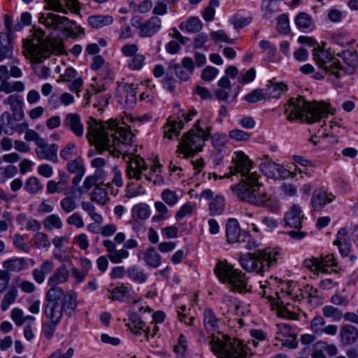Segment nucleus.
<instances>
[{
    "instance_id": "nucleus-1",
    "label": "nucleus",
    "mask_w": 358,
    "mask_h": 358,
    "mask_svg": "<svg viewBox=\"0 0 358 358\" xmlns=\"http://www.w3.org/2000/svg\"><path fill=\"white\" fill-rule=\"evenodd\" d=\"M87 124V138L99 153L107 150L113 157H119L129 152L127 147L131 145L134 134L123 122L113 119L98 121L90 117Z\"/></svg>"
},
{
    "instance_id": "nucleus-2",
    "label": "nucleus",
    "mask_w": 358,
    "mask_h": 358,
    "mask_svg": "<svg viewBox=\"0 0 358 358\" xmlns=\"http://www.w3.org/2000/svg\"><path fill=\"white\" fill-rule=\"evenodd\" d=\"M31 38L23 40L24 54L36 63H40L48 58L56 52H59L62 48L60 40L55 38L46 37L45 32L41 28L33 27ZM36 76L39 78H46L50 74V68L41 64L32 66Z\"/></svg>"
},
{
    "instance_id": "nucleus-3",
    "label": "nucleus",
    "mask_w": 358,
    "mask_h": 358,
    "mask_svg": "<svg viewBox=\"0 0 358 358\" xmlns=\"http://www.w3.org/2000/svg\"><path fill=\"white\" fill-rule=\"evenodd\" d=\"M203 323L210 334L211 350L217 358H246L248 347L239 339L231 338L218 330V320L211 309L203 312Z\"/></svg>"
},
{
    "instance_id": "nucleus-4",
    "label": "nucleus",
    "mask_w": 358,
    "mask_h": 358,
    "mask_svg": "<svg viewBox=\"0 0 358 358\" xmlns=\"http://www.w3.org/2000/svg\"><path fill=\"white\" fill-rule=\"evenodd\" d=\"M260 178L261 176L257 171H253L242 178L238 183L231 185L230 189L239 200L275 212L279 208V202L263 189V184L259 182Z\"/></svg>"
},
{
    "instance_id": "nucleus-5",
    "label": "nucleus",
    "mask_w": 358,
    "mask_h": 358,
    "mask_svg": "<svg viewBox=\"0 0 358 358\" xmlns=\"http://www.w3.org/2000/svg\"><path fill=\"white\" fill-rule=\"evenodd\" d=\"M284 113L289 122L301 120L308 124L318 122L332 113L329 103L306 101L303 96L289 99L284 106Z\"/></svg>"
},
{
    "instance_id": "nucleus-6",
    "label": "nucleus",
    "mask_w": 358,
    "mask_h": 358,
    "mask_svg": "<svg viewBox=\"0 0 358 358\" xmlns=\"http://www.w3.org/2000/svg\"><path fill=\"white\" fill-rule=\"evenodd\" d=\"M208 120H198L196 124L184 134L178 145L176 155L178 157L189 158L201 152L208 140L211 127L207 125Z\"/></svg>"
},
{
    "instance_id": "nucleus-7",
    "label": "nucleus",
    "mask_w": 358,
    "mask_h": 358,
    "mask_svg": "<svg viewBox=\"0 0 358 358\" xmlns=\"http://www.w3.org/2000/svg\"><path fill=\"white\" fill-rule=\"evenodd\" d=\"M279 257L280 252L278 250L268 248L243 255L239 257V262L246 271L262 274L276 265Z\"/></svg>"
},
{
    "instance_id": "nucleus-8",
    "label": "nucleus",
    "mask_w": 358,
    "mask_h": 358,
    "mask_svg": "<svg viewBox=\"0 0 358 358\" xmlns=\"http://www.w3.org/2000/svg\"><path fill=\"white\" fill-rule=\"evenodd\" d=\"M313 55L317 64L322 68L326 73H330L336 78H339L345 75L343 68L338 59L333 61L329 66L327 65V64L331 62L334 58L333 55L329 50L320 47L315 48L313 49Z\"/></svg>"
},
{
    "instance_id": "nucleus-9",
    "label": "nucleus",
    "mask_w": 358,
    "mask_h": 358,
    "mask_svg": "<svg viewBox=\"0 0 358 358\" xmlns=\"http://www.w3.org/2000/svg\"><path fill=\"white\" fill-rule=\"evenodd\" d=\"M196 111H190L187 113L183 110H180L176 114L170 116L164 126V137L171 140L174 136H178L183 125L192 120V116L195 115Z\"/></svg>"
},
{
    "instance_id": "nucleus-10",
    "label": "nucleus",
    "mask_w": 358,
    "mask_h": 358,
    "mask_svg": "<svg viewBox=\"0 0 358 358\" xmlns=\"http://www.w3.org/2000/svg\"><path fill=\"white\" fill-rule=\"evenodd\" d=\"M38 22L47 29L65 31L72 28L74 22L68 17L52 13H40Z\"/></svg>"
},
{
    "instance_id": "nucleus-11",
    "label": "nucleus",
    "mask_w": 358,
    "mask_h": 358,
    "mask_svg": "<svg viewBox=\"0 0 358 358\" xmlns=\"http://www.w3.org/2000/svg\"><path fill=\"white\" fill-rule=\"evenodd\" d=\"M131 24L138 30V36L141 38L151 37L158 32L162 27L161 19L153 16L145 21L135 17L131 20Z\"/></svg>"
},
{
    "instance_id": "nucleus-12",
    "label": "nucleus",
    "mask_w": 358,
    "mask_h": 358,
    "mask_svg": "<svg viewBox=\"0 0 358 358\" xmlns=\"http://www.w3.org/2000/svg\"><path fill=\"white\" fill-rule=\"evenodd\" d=\"M118 102L126 108H132L136 105L137 97L134 84H123L117 89Z\"/></svg>"
},
{
    "instance_id": "nucleus-13",
    "label": "nucleus",
    "mask_w": 358,
    "mask_h": 358,
    "mask_svg": "<svg viewBox=\"0 0 358 358\" xmlns=\"http://www.w3.org/2000/svg\"><path fill=\"white\" fill-rule=\"evenodd\" d=\"M336 196L324 187L315 189L311 196L310 203L315 211H321L324 206L333 202Z\"/></svg>"
},
{
    "instance_id": "nucleus-14",
    "label": "nucleus",
    "mask_w": 358,
    "mask_h": 358,
    "mask_svg": "<svg viewBox=\"0 0 358 358\" xmlns=\"http://www.w3.org/2000/svg\"><path fill=\"white\" fill-rule=\"evenodd\" d=\"M233 164L234 166L230 167L231 175L238 173L242 178L253 172L251 171L252 168V162L249 159L248 157L241 151L235 153Z\"/></svg>"
},
{
    "instance_id": "nucleus-15",
    "label": "nucleus",
    "mask_w": 358,
    "mask_h": 358,
    "mask_svg": "<svg viewBox=\"0 0 358 358\" xmlns=\"http://www.w3.org/2000/svg\"><path fill=\"white\" fill-rule=\"evenodd\" d=\"M58 179L56 182L54 180H50L48 182L46 189L47 193L54 194L55 193H64L65 195H69L71 192V188L69 187L70 176L63 171H58Z\"/></svg>"
},
{
    "instance_id": "nucleus-16",
    "label": "nucleus",
    "mask_w": 358,
    "mask_h": 358,
    "mask_svg": "<svg viewBox=\"0 0 358 358\" xmlns=\"http://www.w3.org/2000/svg\"><path fill=\"white\" fill-rule=\"evenodd\" d=\"M262 173L268 178L285 177L288 171L280 164L272 161L268 156H265L259 164Z\"/></svg>"
},
{
    "instance_id": "nucleus-17",
    "label": "nucleus",
    "mask_w": 358,
    "mask_h": 358,
    "mask_svg": "<svg viewBox=\"0 0 358 358\" xmlns=\"http://www.w3.org/2000/svg\"><path fill=\"white\" fill-rule=\"evenodd\" d=\"M169 67L173 69L176 76L183 81L189 80L194 70L193 59L189 57H184L181 61V64L171 63Z\"/></svg>"
},
{
    "instance_id": "nucleus-18",
    "label": "nucleus",
    "mask_w": 358,
    "mask_h": 358,
    "mask_svg": "<svg viewBox=\"0 0 358 358\" xmlns=\"http://www.w3.org/2000/svg\"><path fill=\"white\" fill-rule=\"evenodd\" d=\"M58 145L55 143L48 144L44 139L43 142L38 144L36 149V155L40 159H46L53 163L58 162Z\"/></svg>"
},
{
    "instance_id": "nucleus-19",
    "label": "nucleus",
    "mask_w": 358,
    "mask_h": 358,
    "mask_svg": "<svg viewBox=\"0 0 358 358\" xmlns=\"http://www.w3.org/2000/svg\"><path fill=\"white\" fill-rule=\"evenodd\" d=\"M64 127L71 131L76 136L82 137L84 135L85 127L79 114L69 113L65 115L63 121Z\"/></svg>"
},
{
    "instance_id": "nucleus-20",
    "label": "nucleus",
    "mask_w": 358,
    "mask_h": 358,
    "mask_svg": "<svg viewBox=\"0 0 358 358\" xmlns=\"http://www.w3.org/2000/svg\"><path fill=\"white\" fill-rule=\"evenodd\" d=\"M148 166L144 159L139 155H134L131 160L127 162L126 174L129 178H134L136 180L141 179L143 172L147 170Z\"/></svg>"
},
{
    "instance_id": "nucleus-21",
    "label": "nucleus",
    "mask_w": 358,
    "mask_h": 358,
    "mask_svg": "<svg viewBox=\"0 0 358 358\" xmlns=\"http://www.w3.org/2000/svg\"><path fill=\"white\" fill-rule=\"evenodd\" d=\"M103 245L107 251L108 259L113 264H120L129 256V252L127 250L124 248L117 250L115 242L111 240H104Z\"/></svg>"
},
{
    "instance_id": "nucleus-22",
    "label": "nucleus",
    "mask_w": 358,
    "mask_h": 358,
    "mask_svg": "<svg viewBox=\"0 0 358 358\" xmlns=\"http://www.w3.org/2000/svg\"><path fill=\"white\" fill-rule=\"evenodd\" d=\"M227 241L230 243L245 242L244 232L241 233L239 224L236 219H229L225 227Z\"/></svg>"
},
{
    "instance_id": "nucleus-23",
    "label": "nucleus",
    "mask_w": 358,
    "mask_h": 358,
    "mask_svg": "<svg viewBox=\"0 0 358 358\" xmlns=\"http://www.w3.org/2000/svg\"><path fill=\"white\" fill-rule=\"evenodd\" d=\"M227 284L229 285L231 290L240 293L247 292L251 289V286L248 285L246 275L238 269L228 281Z\"/></svg>"
},
{
    "instance_id": "nucleus-24",
    "label": "nucleus",
    "mask_w": 358,
    "mask_h": 358,
    "mask_svg": "<svg viewBox=\"0 0 358 358\" xmlns=\"http://www.w3.org/2000/svg\"><path fill=\"white\" fill-rule=\"evenodd\" d=\"M237 270L227 260H220L217 263L214 271L220 281L227 283Z\"/></svg>"
},
{
    "instance_id": "nucleus-25",
    "label": "nucleus",
    "mask_w": 358,
    "mask_h": 358,
    "mask_svg": "<svg viewBox=\"0 0 358 358\" xmlns=\"http://www.w3.org/2000/svg\"><path fill=\"white\" fill-rule=\"evenodd\" d=\"M303 217L301 208L299 205L294 204L285 213L284 220L286 225L291 228L299 229L301 227Z\"/></svg>"
},
{
    "instance_id": "nucleus-26",
    "label": "nucleus",
    "mask_w": 358,
    "mask_h": 358,
    "mask_svg": "<svg viewBox=\"0 0 358 358\" xmlns=\"http://www.w3.org/2000/svg\"><path fill=\"white\" fill-rule=\"evenodd\" d=\"M127 326L129 329L135 334H145L147 340L149 338L150 332V327H147L145 323L142 320L141 316L136 313L129 314V322L127 323Z\"/></svg>"
},
{
    "instance_id": "nucleus-27",
    "label": "nucleus",
    "mask_w": 358,
    "mask_h": 358,
    "mask_svg": "<svg viewBox=\"0 0 358 358\" xmlns=\"http://www.w3.org/2000/svg\"><path fill=\"white\" fill-rule=\"evenodd\" d=\"M77 294L73 290H67L62 299L60 306L62 311L69 317H71L76 313L77 308Z\"/></svg>"
},
{
    "instance_id": "nucleus-28",
    "label": "nucleus",
    "mask_w": 358,
    "mask_h": 358,
    "mask_svg": "<svg viewBox=\"0 0 358 358\" xmlns=\"http://www.w3.org/2000/svg\"><path fill=\"white\" fill-rule=\"evenodd\" d=\"M5 104H8L13 111V118L16 121L22 120L24 117V111L22 109L23 99L22 96L17 94L10 95L4 100Z\"/></svg>"
},
{
    "instance_id": "nucleus-29",
    "label": "nucleus",
    "mask_w": 358,
    "mask_h": 358,
    "mask_svg": "<svg viewBox=\"0 0 358 358\" xmlns=\"http://www.w3.org/2000/svg\"><path fill=\"white\" fill-rule=\"evenodd\" d=\"M340 341L343 345H350L358 339V329L351 324H343L340 329Z\"/></svg>"
},
{
    "instance_id": "nucleus-30",
    "label": "nucleus",
    "mask_w": 358,
    "mask_h": 358,
    "mask_svg": "<svg viewBox=\"0 0 358 358\" xmlns=\"http://www.w3.org/2000/svg\"><path fill=\"white\" fill-rule=\"evenodd\" d=\"M55 268V263L51 259H46L40 266L32 271L34 280L38 284H42L48 274L50 273Z\"/></svg>"
},
{
    "instance_id": "nucleus-31",
    "label": "nucleus",
    "mask_w": 358,
    "mask_h": 358,
    "mask_svg": "<svg viewBox=\"0 0 358 358\" xmlns=\"http://www.w3.org/2000/svg\"><path fill=\"white\" fill-rule=\"evenodd\" d=\"M69 271L65 264L57 267L48 280V285H57L69 281Z\"/></svg>"
},
{
    "instance_id": "nucleus-32",
    "label": "nucleus",
    "mask_w": 358,
    "mask_h": 358,
    "mask_svg": "<svg viewBox=\"0 0 358 358\" xmlns=\"http://www.w3.org/2000/svg\"><path fill=\"white\" fill-rule=\"evenodd\" d=\"M44 315L48 320L60 322L63 311L59 303H45Z\"/></svg>"
},
{
    "instance_id": "nucleus-33",
    "label": "nucleus",
    "mask_w": 358,
    "mask_h": 358,
    "mask_svg": "<svg viewBox=\"0 0 358 358\" xmlns=\"http://www.w3.org/2000/svg\"><path fill=\"white\" fill-rule=\"evenodd\" d=\"M287 90V85L282 82H276L275 79L270 80L266 85V96L278 99L282 94Z\"/></svg>"
},
{
    "instance_id": "nucleus-34",
    "label": "nucleus",
    "mask_w": 358,
    "mask_h": 358,
    "mask_svg": "<svg viewBox=\"0 0 358 358\" xmlns=\"http://www.w3.org/2000/svg\"><path fill=\"white\" fill-rule=\"evenodd\" d=\"M129 287L124 284L117 286L111 290H108V298L112 301L128 302L131 299Z\"/></svg>"
},
{
    "instance_id": "nucleus-35",
    "label": "nucleus",
    "mask_w": 358,
    "mask_h": 358,
    "mask_svg": "<svg viewBox=\"0 0 358 358\" xmlns=\"http://www.w3.org/2000/svg\"><path fill=\"white\" fill-rule=\"evenodd\" d=\"M294 22L299 29L304 32L311 31L315 29L312 17L304 12H301L295 17Z\"/></svg>"
},
{
    "instance_id": "nucleus-36",
    "label": "nucleus",
    "mask_w": 358,
    "mask_h": 358,
    "mask_svg": "<svg viewBox=\"0 0 358 358\" xmlns=\"http://www.w3.org/2000/svg\"><path fill=\"white\" fill-rule=\"evenodd\" d=\"M2 266L4 271L9 272H20L25 269L27 266L26 259L23 257H13L3 262Z\"/></svg>"
},
{
    "instance_id": "nucleus-37",
    "label": "nucleus",
    "mask_w": 358,
    "mask_h": 358,
    "mask_svg": "<svg viewBox=\"0 0 358 358\" xmlns=\"http://www.w3.org/2000/svg\"><path fill=\"white\" fill-rule=\"evenodd\" d=\"M87 22L92 28L98 29L110 25L113 18L108 15H92L87 17Z\"/></svg>"
},
{
    "instance_id": "nucleus-38",
    "label": "nucleus",
    "mask_w": 358,
    "mask_h": 358,
    "mask_svg": "<svg viewBox=\"0 0 358 358\" xmlns=\"http://www.w3.org/2000/svg\"><path fill=\"white\" fill-rule=\"evenodd\" d=\"M13 57V45L10 37L3 38V34L0 33V62L5 59H11Z\"/></svg>"
},
{
    "instance_id": "nucleus-39",
    "label": "nucleus",
    "mask_w": 358,
    "mask_h": 358,
    "mask_svg": "<svg viewBox=\"0 0 358 358\" xmlns=\"http://www.w3.org/2000/svg\"><path fill=\"white\" fill-rule=\"evenodd\" d=\"M225 209V199L222 195H217L209 203V214L211 216L220 215Z\"/></svg>"
},
{
    "instance_id": "nucleus-40",
    "label": "nucleus",
    "mask_w": 358,
    "mask_h": 358,
    "mask_svg": "<svg viewBox=\"0 0 358 358\" xmlns=\"http://www.w3.org/2000/svg\"><path fill=\"white\" fill-rule=\"evenodd\" d=\"M90 199L101 206L106 205L110 200L107 190L99 185H96L91 192Z\"/></svg>"
},
{
    "instance_id": "nucleus-41",
    "label": "nucleus",
    "mask_w": 358,
    "mask_h": 358,
    "mask_svg": "<svg viewBox=\"0 0 358 358\" xmlns=\"http://www.w3.org/2000/svg\"><path fill=\"white\" fill-rule=\"evenodd\" d=\"M143 259L148 266L158 268L161 264L162 257L154 248H149L144 252Z\"/></svg>"
},
{
    "instance_id": "nucleus-42",
    "label": "nucleus",
    "mask_w": 358,
    "mask_h": 358,
    "mask_svg": "<svg viewBox=\"0 0 358 358\" xmlns=\"http://www.w3.org/2000/svg\"><path fill=\"white\" fill-rule=\"evenodd\" d=\"M127 275L131 280L138 283H144L148 278L147 273L137 266H129L127 269Z\"/></svg>"
},
{
    "instance_id": "nucleus-43",
    "label": "nucleus",
    "mask_w": 358,
    "mask_h": 358,
    "mask_svg": "<svg viewBox=\"0 0 358 358\" xmlns=\"http://www.w3.org/2000/svg\"><path fill=\"white\" fill-rule=\"evenodd\" d=\"M50 288L46 292L45 299V303H59L65 293L64 289L57 285H49Z\"/></svg>"
},
{
    "instance_id": "nucleus-44",
    "label": "nucleus",
    "mask_w": 358,
    "mask_h": 358,
    "mask_svg": "<svg viewBox=\"0 0 358 358\" xmlns=\"http://www.w3.org/2000/svg\"><path fill=\"white\" fill-rule=\"evenodd\" d=\"M101 178L102 171H95L93 175L88 176L85 178L83 185L78 188V191L80 193L87 192L94 186H96L98 180Z\"/></svg>"
},
{
    "instance_id": "nucleus-45",
    "label": "nucleus",
    "mask_w": 358,
    "mask_h": 358,
    "mask_svg": "<svg viewBox=\"0 0 358 358\" xmlns=\"http://www.w3.org/2000/svg\"><path fill=\"white\" fill-rule=\"evenodd\" d=\"M17 295L18 290L16 287L12 286L9 287L1 300V309L2 311L7 310L10 306L15 303Z\"/></svg>"
},
{
    "instance_id": "nucleus-46",
    "label": "nucleus",
    "mask_w": 358,
    "mask_h": 358,
    "mask_svg": "<svg viewBox=\"0 0 358 358\" xmlns=\"http://www.w3.org/2000/svg\"><path fill=\"white\" fill-rule=\"evenodd\" d=\"M12 240L13 244L15 248L25 253L30 252L31 246L27 236L17 233L13 236Z\"/></svg>"
},
{
    "instance_id": "nucleus-47",
    "label": "nucleus",
    "mask_w": 358,
    "mask_h": 358,
    "mask_svg": "<svg viewBox=\"0 0 358 358\" xmlns=\"http://www.w3.org/2000/svg\"><path fill=\"white\" fill-rule=\"evenodd\" d=\"M24 189L31 194H36L43 189V185L39 178L36 176H31L25 182Z\"/></svg>"
},
{
    "instance_id": "nucleus-48",
    "label": "nucleus",
    "mask_w": 358,
    "mask_h": 358,
    "mask_svg": "<svg viewBox=\"0 0 358 358\" xmlns=\"http://www.w3.org/2000/svg\"><path fill=\"white\" fill-rule=\"evenodd\" d=\"M66 170L70 173L85 174V163L81 157H76L74 159L70 160L66 164Z\"/></svg>"
},
{
    "instance_id": "nucleus-49",
    "label": "nucleus",
    "mask_w": 358,
    "mask_h": 358,
    "mask_svg": "<svg viewBox=\"0 0 358 358\" xmlns=\"http://www.w3.org/2000/svg\"><path fill=\"white\" fill-rule=\"evenodd\" d=\"M24 85L21 81L10 83L7 80L1 81L0 84V92H5L6 94H10L13 92H21L24 90Z\"/></svg>"
},
{
    "instance_id": "nucleus-50",
    "label": "nucleus",
    "mask_w": 358,
    "mask_h": 358,
    "mask_svg": "<svg viewBox=\"0 0 358 358\" xmlns=\"http://www.w3.org/2000/svg\"><path fill=\"white\" fill-rule=\"evenodd\" d=\"M81 208L94 222L97 224H101L103 222V216L96 212V207L92 202L83 201L81 203Z\"/></svg>"
},
{
    "instance_id": "nucleus-51",
    "label": "nucleus",
    "mask_w": 358,
    "mask_h": 358,
    "mask_svg": "<svg viewBox=\"0 0 358 358\" xmlns=\"http://www.w3.org/2000/svg\"><path fill=\"white\" fill-rule=\"evenodd\" d=\"M43 225L48 231H52L62 229L63 223L58 215L51 214L44 218Z\"/></svg>"
},
{
    "instance_id": "nucleus-52",
    "label": "nucleus",
    "mask_w": 358,
    "mask_h": 358,
    "mask_svg": "<svg viewBox=\"0 0 358 358\" xmlns=\"http://www.w3.org/2000/svg\"><path fill=\"white\" fill-rule=\"evenodd\" d=\"M221 309L223 310V314H236L238 305L236 303V300L229 295H225L222 299Z\"/></svg>"
},
{
    "instance_id": "nucleus-53",
    "label": "nucleus",
    "mask_w": 358,
    "mask_h": 358,
    "mask_svg": "<svg viewBox=\"0 0 358 358\" xmlns=\"http://www.w3.org/2000/svg\"><path fill=\"white\" fill-rule=\"evenodd\" d=\"M131 214L134 219L146 220L150 215L149 206L146 203L136 204L132 208Z\"/></svg>"
},
{
    "instance_id": "nucleus-54",
    "label": "nucleus",
    "mask_w": 358,
    "mask_h": 358,
    "mask_svg": "<svg viewBox=\"0 0 358 358\" xmlns=\"http://www.w3.org/2000/svg\"><path fill=\"white\" fill-rule=\"evenodd\" d=\"M261 10L263 13V17L266 19H270L273 15L279 12V8L276 2L262 0Z\"/></svg>"
},
{
    "instance_id": "nucleus-55",
    "label": "nucleus",
    "mask_w": 358,
    "mask_h": 358,
    "mask_svg": "<svg viewBox=\"0 0 358 358\" xmlns=\"http://www.w3.org/2000/svg\"><path fill=\"white\" fill-rule=\"evenodd\" d=\"M278 296L277 301L275 302L278 309L277 314L279 317H282L284 318H289L294 319L295 317V314L287 309V307L285 306V304L289 305L288 303H285L282 299V296H280L278 292L275 293Z\"/></svg>"
},
{
    "instance_id": "nucleus-56",
    "label": "nucleus",
    "mask_w": 358,
    "mask_h": 358,
    "mask_svg": "<svg viewBox=\"0 0 358 358\" xmlns=\"http://www.w3.org/2000/svg\"><path fill=\"white\" fill-rule=\"evenodd\" d=\"M34 246L39 250H48L50 246L48 236L44 232H36L33 236Z\"/></svg>"
},
{
    "instance_id": "nucleus-57",
    "label": "nucleus",
    "mask_w": 358,
    "mask_h": 358,
    "mask_svg": "<svg viewBox=\"0 0 358 358\" xmlns=\"http://www.w3.org/2000/svg\"><path fill=\"white\" fill-rule=\"evenodd\" d=\"M202 28V23L201 20L196 17H190L185 24L182 23L180 25V29H185L188 33H196L199 31Z\"/></svg>"
},
{
    "instance_id": "nucleus-58",
    "label": "nucleus",
    "mask_w": 358,
    "mask_h": 358,
    "mask_svg": "<svg viewBox=\"0 0 358 358\" xmlns=\"http://www.w3.org/2000/svg\"><path fill=\"white\" fill-rule=\"evenodd\" d=\"M277 339L283 340L284 338L292 337L294 335V329L292 326L287 323H280L276 324Z\"/></svg>"
},
{
    "instance_id": "nucleus-59",
    "label": "nucleus",
    "mask_w": 358,
    "mask_h": 358,
    "mask_svg": "<svg viewBox=\"0 0 358 358\" xmlns=\"http://www.w3.org/2000/svg\"><path fill=\"white\" fill-rule=\"evenodd\" d=\"M174 351L178 357L184 358L188 352V341L183 334H180L177 344L174 347Z\"/></svg>"
},
{
    "instance_id": "nucleus-60",
    "label": "nucleus",
    "mask_w": 358,
    "mask_h": 358,
    "mask_svg": "<svg viewBox=\"0 0 358 358\" xmlns=\"http://www.w3.org/2000/svg\"><path fill=\"white\" fill-rule=\"evenodd\" d=\"M319 263L322 273H327L329 267L337 266L336 259L333 254H328L324 256L321 255L320 257H319Z\"/></svg>"
},
{
    "instance_id": "nucleus-61",
    "label": "nucleus",
    "mask_w": 358,
    "mask_h": 358,
    "mask_svg": "<svg viewBox=\"0 0 358 358\" xmlns=\"http://www.w3.org/2000/svg\"><path fill=\"white\" fill-rule=\"evenodd\" d=\"M129 58L130 59L127 62V66L131 70L138 71L144 66L145 61V55L137 53Z\"/></svg>"
},
{
    "instance_id": "nucleus-62",
    "label": "nucleus",
    "mask_w": 358,
    "mask_h": 358,
    "mask_svg": "<svg viewBox=\"0 0 358 358\" xmlns=\"http://www.w3.org/2000/svg\"><path fill=\"white\" fill-rule=\"evenodd\" d=\"M17 173V168L12 164L0 167V183L6 182Z\"/></svg>"
},
{
    "instance_id": "nucleus-63",
    "label": "nucleus",
    "mask_w": 358,
    "mask_h": 358,
    "mask_svg": "<svg viewBox=\"0 0 358 358\" xmlns=\"http://www.w3.org/2000/svg\"><path fill=\"white\" fill-rule=\"evenodd\" d=\"M161 198L168 206H174L179 200V196L175 191L165 189L162 192Z\"/></svg>"
},
{
    "instance_id": "nucleus-64",
    "label": "nucleus",
    "mask_w": 358,
    "mask_h": 358,
    "mask_svg": "<svg viewBox=\"0 0 358 358\" xmlns=\"http://www.w3.org/2000/svg\"><path fill=\"white\" fill-rule=\"evenodd\" d=\"M77 155V148L74 143L69 142L66 145L60 150L61 157L67 161Z\"/></svg>"
}]
</instances>
